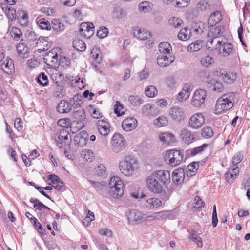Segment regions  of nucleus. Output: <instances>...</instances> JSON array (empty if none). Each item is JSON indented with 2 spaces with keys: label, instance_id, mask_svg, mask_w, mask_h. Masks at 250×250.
Masks as SVG:
<instances>
[{
  "label": "nucleus",
  "instance_id": "nucleus-1",
  "mask_svg": "<svg viewBox=\"0 0 250 250\" xmlns=\"http://www.w3.org/2000/svg\"><path fill=\"white\" fill-rule=\"evenodd\" d=\"M124 184L123 181L117 176L111 178L109 182V192L113 198L121 197L124 194Z\"/></svg>",
  "mask_w": 250,
  "mask_h": 250
},
{
  "label": "nucleus",
  "instance_id": "nucleus-2",
  "mask_svg": "<svg viewBox=\"0 0 250 250\" xmlns=\"http://www.w3.org/2000/svg\"><path fill=\"white\" fill-rule=\"evenodd\" d=\"M137 161L132 156H127L119 163V168L123 174L126 176L133 175Z\"/></svg>",
  "mask_w": 250,
  "mask_h": 250
},
{
  "label": "nucleus",
  "instance_id": "nucleus-3",
  "mask_svg": "<svg viewBox=\"0 0 250 250\" xmlns=\"http://www.w3.org/2000/svg\"><path fill=\"white\" fill-rule=\"evenodd\" d=\"M232 93L226 94L222 95L217 101L215 105V113H220L223 111L230 109L233 107Z\"/></svg>",
  "mask_w": 250,
  "mask_h": 250
},
{
  "label": "nucleus",
  "instance_id": "nucleus-4",
  "mask_svg": "<svg viewBox=\"0 0 250 250\" xmlns=\"http://www.w3.org/2000/svg\"><path fill=\"white\" fill-rule=\"evenodd\" d=\"M51 77L56 84V87L53 90V96L57 98H62L65 93L63 74L62 73L53 74L51 75Z\"/></svg>",
  "mask_w": 250,
  "mask_h": 250
},
{
  "label": "nucleus",
  "instance_id": "nucleus-5",
  "mask_svg": "<svg viewBox=\"0 0 250 250\" xmlns=\"http://www.w3.org/2000/svg\"><path fill=\"white\" fill-rule=\"evenodd\" d=\"M164 160L166 163L172 167L180 165L183 160V154L177 150L171 149L166 151Z\"/></svg>",
  "mask_w": 250,
  "mask_h": 250
},
{
  "label": "nucleus",
  "instance_id": "nucleus-6",
  "mask_svg": "<svg viewBox=\"0 0 250 250\" xmlns=\"http://www.w3.org/2000/svg\"><path fill=\"white\" fill-rule=\"evenodd\" d=\"M146 185L149 191L153 193H161L163 189L161 184L152 174L146 177Z\"/></svg>",
  "mask_w": 250,
  "mask_h": 250
},
{
  "label": "nucleus",
  "instance_id": "nucleus-7",
  "mask_svg": "<svg viewBox=\"0 0 250 250\" xmlns=\"http://www.w3.org/2000/svg\"><path fill=\"white\" fill-rule=\"evenodd\" d=\"M205 117L203 113H197L192 115L189 118L188 125L192 129L196 130L201 128L204 124Z\"/></svg>",
  "mask_w": 250,
  "mask_h": 250
},
{
  "label": "nucleus",
  "instance_id": "nucleus-8",
  "mask_svg": "<svg viewBox=\"0 0 250 250\" xmlns=\"http://www.w3.org/2000/svg\"><path fill=\"white\" fill-rule=\"evenodd\" d=\"M206 96V92L204 90H197L194 92L191 100L192 105L196 107H200L204 104Z\"/></svg>",
  "mask_w": 250,
  "mask_h": 250
},
{
  "label": "nucleus",
  "instance_id": "nucleus-9",
  "mask_svg": "<svg viewBox=\"0 0 250 250\" xmlns=\"http://www.w3.org/2000/svg\"><path fill=\"white\" fill-rule=\"evenodd\" d=\"M44 62L50 67H56L58 64V54L55 49H52L44 56Z\"/></svg>",
  "mask_w": 250,
  "mask_h": 250
},
{
  "label": "nucleus",
  "instance_id": "nucleus-10",
  "mask_svg": "<svg viewBox=\"0 0 250 250\" xmlns=\"http://www.w3.org/2000/svg\"><path fill=\"white\" fill-rule=\"evenodd\" d=\"M154 176L164 185H167L170 182V174L167 170H159L152 173Z\"/></svg>",
  "mask_w": 250,
  "mask_h": 250
},
{
  "label": "nucleus",
  "instance_id": "nucleus-11",
  "mask_svg": "<svg viewBox=\"0 0 250 250\" xmlns=\"http://www.w3.org/2000/svg\"><path fill=\"white\" fill-rule=\"evenodd\" d=\"M170 117L174 121L180 122L184 120L185 115L183 108L174 106L169 109Z\"/></svg>",
  "mask_w": 250,
  "mask_h": 250
},
{
  "label": "nucleus",
  "instance_id": "nucleus-12",
  "mask_svg": "<svg viewBox=\"0 0 250 250\" xmlns=\"http://www.w3.org/2000/svg\"><path fill=\"white\" fill-rule=\"evenodd\" d=\"M56 136L55 139L56 145L59 147L61 148L63 143H66V141L68 140L69 133L65 129L63 128L56 134Z\"/></svg>",
  "mask_w": 250,
  "mask_h": 250
},
{
  "label": "nucleus",
  "instance_id": "nucleus-13",
  "mask_svg": "<svg viewBox=\"0 0 250 250\" xmlns=\"http://www.w3.org/2000/svg\"><path fill=\"white\" fill-rule=\"evenodd\" d=\"M192 90V85L190 83L185 84L182 90L178 94L177 99L179 102H182L187 99Z\"/></svg>",
  "mask_w": 250,
  "mask_h": 250
},
{
  "label": "nucleus",
  "instance_id": "nucleus-14",
  "mask_svg": "<svg viewBox=\"0 0 250 250\" xmlns=\"http://www.w3.org/2000/svg\"><path fill=\"white\" fill-rule=\"evenodd\" d=\"M217 49L218 50L220 54H221L223 56H226L232 52L233 46L231 43L225 42L221 38Z\"/></svg>",
  "mask_w": 250,
  "mask_h": 250
},
{
  "label": "nucleus",
  "instance_id": "nucleus-15",
  "mask_svg": "<svg viewBox=\"0 0 250 250\" xmlns=\"http://www.w3.org/2000/svg\"><path fill=\"white\" fill-rule=\"evenodd\" d=\"M87 138V133L84 131H81L74 136L73 141L76 146L83 147L86 144Z\"/></svg>",
  "mask_w": 250,
  "mask_h": 250
},
{
  "label": "nucleus",
  "instance_id": "nucleus-16",
  "mask_svg": "<svg viewBox=\"0 0 250 250\" xmlns=\"http://www.w3.org/2000/svg\"><path fill=\"white\" fill-rule=\"evenodd\" d=\"M137 126V120L133 117L127 118L122 123V127L126 131H130L135 129Z\"/></svg>",
  "mask_w": 250,
  "mask_h": 250
},
{
  "label": "nucleus",
  "instance_id": "nucleus-17",
  "mask_svg": "<svg viewBox=\"0 0 250 250\" xmlns=\"http://www.w3.org/2000/svg\"><path fill=\"white\" fill-rule=\"evenodd\" d=\"M174 60L172 56H167L164 54L160 55L157 58L158 65L161 67H165L169 65Z\"/></svg>",
  "mask_w": 250,
  "mask_h": 250
},
{
  "label": "nucleus",
  "instance_id": "nucleus-18",
  "mask_svg": "<svg viewBox=\"0 0 250 250\" xmlns=\"http://www.w3.org/2000/svg\"><path fill=\"white\" fill-rule=\"evenodd\" d=\"M99 133L104 136H107L110 132L108 123L104 120H99L96 124Z\"/></svg>",
  "mask_w": 250,
  "mask_h": 250
},
{
  "label": "nucleus",
  "instance_id": "nucleus-19",
  "mask_svg": "<svg viewBox=\"0 0 250 250\" xmlns=\"http://www.w3.org/2000/svg\"><path fill=\"white\" fill-rule=\"evenodd\" d=\"M185 179L184 169L179 168L175 170L172 173V180L175 184L182 183Z\"/></svg>",
  "mask_w": 250,
  "mask_h": 250
},
{
  "label": "nucleus",
  "instance_id": "nucleus-20",
  "mask_svg": "<svg viewBox=\"0 0 250 250\" xmlns=\"http://www.w3.org/2000/svg\"><path fill=\"white\" fill-rule=\"evenodd\" d=\"M182 140L187 144H189L195 140V135L187 128L183 129L180 132Z\"/></svg>",
  "mask_w": 250,
  "mask_h": 250
},
{
  "label": "nucleus",
  "instance_id": "nucleus-21",
  "mask_svg": "<svg viewBox=\"0 0 250 250\" xmlns=\"http://www.w3.org/2000/svg\"><path fill=\"white\" fill-rule=\"evenodd\" d=\"M207 84L208 88L217 93L221 92L224 89L223 84L215 79L209 80Z\"/></svg>",
  "mask_w": 250,
  "mask_h": 250
},
{
  "label": "nucleus",
  "instance_id": "nucleus-22",
  "mask_svg": "<svg viewBox=\"0 0 250 250\" xmlns=\"http://www.w3.org/2000/svg\"><path fill=\"white\" fill-rule=\"evenodd\" d=\"M89 182L93 186L96 191L101 194H104L107 190L106 184L104 181L100 182H96L92 180H88Z\"/></svg>",
  "mask_w": 250,
  "mask_h": 250
},
{
  "label": "nucleus",
  "instance_id": "nucleus-23",
  "mask_svg": "<svg viewBox=\"0 0 250 250\" xmlns=\"http://www.w3.org/2000/svg\"><path fill=\"white\" fill-rule=\"evenodd\" d=\"M57 110L61 113H68L72 108V105L70 104L69 102L65 100H62L57 106Z\"/></svg>",
  "mask_w": 250,
  "mask_h": 250
},
{
  "label": "nucleus",
  "instance_id": "nucleus-24",
  "mask_svg": "<svg viewBox=\"0 0 250 250\" xmlns=\"http://www.w3.org/2000/svg\"><path fill=\"white\" fill-rule=\"evenodd\" d=\"M143 219H144L143 214L136 210H131L127 215V219L130 223L142 222Z\"/></svg>",
  "mask_w": 250,
  "mask_h": 250
},
{
  "label": "nucleus",
  "instance_id": "nucleus-25",
  "mask_svg": "<svg viewBox=\"0 0 250 250\" xmlns=\"http://www.w3.org/2000/svg\"><path fill=\"white\" fill-rule=\"evenodd\" d=\"M48 40L49 38L48 37H42L39 38L36 44L37 46L42 47L39 49L40 50L45 51L50 47L51 43Z\"/></svg>",
  "mask_w": 250,
  "mask_h": 250
},
{
  "label": "nucleus",
  "instance_id": "nucleus-26",
  "mask_svg": "<svg viewBox=\"0 0 250 250\" xmlns=\"http://www.w3.org/2000/svg\"><path fill=\"white\" fill-rule=\"evenodd\" d=\"M133 34L135 37L141 40H146L151 36V33L143 28H135Z\"/></svg>",
  "mask_w": 250,
  "mask_h": 250
},
{
  "label": "nucleus",
  "instance_id": "nucleus-27",
  "mask_svg": "<svg viewBox=\"0 0 250 250\" xmlns=\"http://www.w3.org/2000/svg\"><path fill=\"white\" fill-rule=\"evenodd\" d=\"M6 62H4L1 65V69L8 74H11L14 72L13 62L10 58H6Z\"/></svg>",
  "mask_w": 250,
  "mask_h": 250
},
{
  "label": "nucleus",
  "instance_id": "nucleus-28",
  "mask_svg": "<svg viewBox=\"0 0 250 250\" xmlns=\"http://www.w3.org/2000/svg\"><path fill=\"white\" fill-rule=\"evenodd\" d=\"M222 20L221 13L219 11H216L212 13L208 20V24L210 26H213L218 23Z\"/></svg>",
  "mask_w": 250,
  "mask_h": 250
},
{
  "label": "nucleus",
  "instance_id": "nucleus-29",
  "mask_svg": "<svg viewBox=\"0 0 250 250\" xmlns=\"http://www.w3.org/2000/svg\"><path fill=\"white\" fill-rule=\"evenodd\" d=\"M48 180L51 181L52 183V187L57 190H62L63 186V182L59 177L55 175H50L48 176Z\"/></svg>",
  "mask_w": 250,
  "mask_h": 250
},
{
  "label": "nucleus",
  "instance_id": "nucleus-30",
  "mask_svg": "<svg viewBox=\"0 0 250 250\" xmlns=\"http://www.w3.org/2000/svg\"><path fill=\"white\" fill-rule=\"evenodd\" d=\"M111 143L115 147L123 148L125 145V140L123 137L120 134H115L112 138Z\"/></svg>",
  "mask_w": 250,
  "mask_h": 250
},
{
  "label": "nucleus",
  "instance_id": "nucleus-31",
  "mask_svg": "<svg viewBox=\"0 0 250 250\" xmlns=\"http://www.w3.org/2000/svg\"><path fill=\"white\" fill-rule=\"evenodd\" d=\"M160 140L164 144H169L175 141L174 135L168 133H161L159 135Z\"/></svg>",
  "mask_w": 250,
  "mask_h": 250
},
{
  "label": "nucleus",
  "instance_id": "nucleus-32",
  "mask_svg": "<svg viewBox=\"0 0 250 250\" xmlns=\"http://www.w3.org/2000/svg\"><path fill=\"white\" fill-rule=\"evenodd\" d=\"M35 21L40 29L47 30L51 29L50 23L46 19L39 17L36 18Z\"/></svg>",
  "mask_w": 250,
  "mask_h": 250
},
{
  "label": "nucleus",
  "instance_id": "nucleus-33",
  "mask_svg": "<svg viewBox=\"0 0 250 250\" xmlns=\"http://www.w3.org/2000/svg\"><path fill=\"white\" fill-rule=\"evenodd\" d=\"M220 77L224 83L231 84L236 79V74L235 73L229 72L226 73H222Z\"/></svg>",
  "mask_w": 250,
  "mask_h": 250
},
{
  "label": "nucleus",
  "instance_id": "nucleus-34",
  "mask_svg": "<svg viewBox=\"0 0 250 250\" xmlns=\"http://www.w3.org/2000/svg\"><path fill=\"white\" fill-rule=\"evenodd\" d=\"M220 40L219 38H209V39L206 42V46L208 50L217 49Z\"/></svg>",
  "mask_w": 250,
  "mask_h": 250
},
{
  "label": "nucleus",
  "instance_id": "nucleus-35",
  "mask_svg": "<svg viewBox=\"0 0 250 250\" xmlns=\"http://www.w3.org/2000/svg\"><path fill=\"white\" fill-rule=\"evenodd\" d=\"M224 32V27L222 26H217L214 28H212L209 31L208 33V38H219L220 40V37H218L220 34H222Z\"/></svg>",
  "mask_w": 250,
  "mask_h": 250
},
{
  "label": "nucleus",
  "instance_id": "nucleus-36",
  "mask_svg": "<svg viewBox=\"0 0 250 250\" xmlns=\"http://www.w3.org/2000/svg\"><path fill=\"white\" fill-rule=\"evenodd\" d=\"M203 46V41L197 40L190 43L188 47L187 50L189 52H194L199 50Z\"/></svg>",
  "mask_w": 250,
  "mask_h": 250
},
{
  "label": "nucleus",
  "instance_id": "nucleus-37",
  "mask_svg": "<svg viewBox=\"0 0 250 250\" xmlns=\"http://www.w3.org/2000/svg\"><path fill=\"white\" fill-rule=\"evenodd\" d=\"M51 24L53 29L57 32H62L64 30L65 26L59 19H53Z\"/></svg>",
  "mask_w": 250,
  "mask_h": 250
},
{
  "label": "nucleus",
  "instance_id": "nucleus-38",
  "mask_svg": "<svg viewBox=\"0 0 250 250\" xmlns=\"http://www.w3.org/2000/svg\"><path fill=\"white\" fill-rule=\"evenodd\" d=\"M162 205L161 201L155 198H148L146 200V206L150 209H153L160 207Z\"/></svg>",
  "mask_w": 250,
  "mask_h": 250
},
{
  "label": "nucleus",
  "instance_id": "nucleus-39",
  "mask_svg": "<svg viewBox=\"0 0 250 250\" xmlns=\"http://www.w3.org/2000/svg\"><path fill=\"white\" fill-rule=\"evenodd\" d=\"M159 51L163 54H167L172 50V47L170 44L167 42H161L158 46Z\"/></svg>",
  "mask_w": 250,
  "mask_h": 250
},
{
  "label": "nucleus",
  "instance_id": "nucleus-40",
  "mask_svg": "<svg viewBox=\"0 0 250 250\" xmlns=\"http://www.w3.org/2000/svg\"><path fill=\"white\" fill-rule=\"evenodd\" d=\"M16 50L21 57L26 58L28 56L29 49L23 43H19L16 46Z\"/></svg>",
  "mask_w": 250,
  "mask_h": 250
},
{
  "label": "nucleus",
  "instance_id": "nucleus-41",
  "mask_svg": "<svg viewBox=\"0 0 250 250\" xmlns=\"http://www.w3.org/2000/svg\"><path fill=\"white\" fill-rule=\"evenodd\" d=\"M191 35V30L190 29L185 27L180 30L178 34L179 39L182 41H187Z\"/></svg>",
  "mask_w": 250,
  "mask_h": 250
},
{
  "label": "nucleus",
  "instance_id": "nucleus-42",
  "mask_svg": "<svg viewBox=\"0 0 250 250\" xmlns=\"http://www.w3.org/2000/svg\"><path fill=\"white\" fill-rule=\"evenodd\" d=\"M82 97L79 94H75L72 98L69 100V103L72 105V107L79 108L83 104Z\"/></svg>",
  "mask_w": 250,
  "mask_h": 250
},
{
  "label": "nucleus",
  "instance_id": "nucleus-43",
  "mask_svg": "<svg viewBox=\"0 0 250 250\" xmlns=\"http://www.w3.org/2000/svg\"><path fill=\"white\" fill-rule=\"evenodd\" d=\"M205 203L203 202L199 196H196L194 198L193 206L192 209L194 211H200L204 207Z\"/></svg>",
  "mask_w": 250,
  "mask_h": 250
},
{
  "label": "nucleus",
  "instance_id": "nucleus-44",
  "mask_svg": "<svg viewBox=\"0 0 250 250\" xmlns=\"http://www.w3.org/2000/svg\"><path fill=\"white\" fill-rule=\"evenodd\" d=\"M208 146V144H203L200 146L188 150V153L190 154L191 156H195L196 154H200L204 151L205 149L207 148Z\"/></svg>",
  "mask_w": 250,
  "mask_h": 250
},
{
  "label": "nucleus",
  "instance_id": "nucleus-45",
  "mask_svg": "<svg viewBox=\"0 0 250 250\" xmlns=\"http://www.w3.org/2000/svg\"><path fill=\"white\" fill-rule=\"evenodd\" d=\"M73 47L79 51H83L86 49V45L81 40H75L73 42Z\"/></svg>",
  "mask_w": 250,
  "mask_h": 250
},
{
  "label": "nucleus",
  "instance_id": "nucleus-46",
  "mask_svg": "<svg viewBox=\"0 0 250 250\" xmlns=\"http://www.w3.org/2000/svg\"><path fill=\"white\" fill-rule=\"evenodd\" d=\"M37 82L40 85L43 86L48 85L49 81L47 76L44 72L41 73L37 77Z\"/></svg>",
  "mask_w": 250,
  "mask_h": 250
},
{
  "label": "nucleus",
  "instance_id": "nucleus-47",
  "mask_svg": "<svg viewBox=\"0 0 250 250\" xmlns=\"http://www.w3.org/2000/svg\"><path fill=\"white\" fill-rule=\"evenodd\" d=\"M106 167L103 164H100L95 168V174L99 176H104L106 175Z\"/></svg>",
  "mask_w": 250,
  "mask_h": 250
},
{
  "label": "nucleus",
  "instance_id": "nucleus-48",
  "mask_svg": "<svg viewBox=\"0 0 250 250\" xmlns=\"http://www.w3.org/2000/svg\"><path fill=\"white\" fill-rule=\"evenodd\" d=\"M154 124L156 127H161L165 126L167 125L168 120L165 116H162L155 119L154 120Z\"/></svg>",
  "mask_w": 250,
  "mask_h": 250
},
{
  "label": "nucleus",
  "instance_id": "nucleus-49",
  "mask_svg": "<svg viewBox=\"0 0 250 250\" xmlns=\"http://www.w3.org/2000/svg\"><path fill=\"white\" fill-rule=\"evenodd\" d=\"M128 101L135 106H139L144 103V100L139 96L131 95L128 98Z\"/></svg>",
  "mask_w": 250,
  "mask_h": 250
},
{
  "label": "nucleus",
  "instance_id": "nucleus-50",
  "mask_svg": "<svg viewBox=\"0 0 250 250\" xmlns=\"http://www.w3.org/2000/svg\"><path fill=\"white\" fill-rule=\"evenodd\" d=\"M153 4L148 1H144L140 3L139 5V9L142 12H147L152 8Z\"/></svg>",
  "mask_w": 250,
  "mask_h": 250
},
{
  "label": "nucleus",
  "instance_id": "nucleus-51",
  "mask_svg": "<svg viewBox=\"0 0 250 250\" xmlns=\"http://www.w3.org/2000/svg\"><path fill=\"white\" fill-rule=\"evenodd\" d=\"M58 64L64 69H67L70 65V59L65 56H61L58 60Z\"/></svg>",
  "mask_w": 250,
  "mask_h": 250
},
{
  "label": "nucleus",
  "instance_id": "nucleus-52",
  "mask_svg": "<svg viewBox=\"0 0 250 250\" xmlns=\"http://www.w3.org/2000/svg\"><path fill=\"white\" fill-rule=\"evenodd\" d=\"M145 94L148 97H154L157 94L156 88L153 85L148 86L145 90Z\"/></svg>",
  "mask_w": 250,
  "mask_h": 250
},
{
  "label": "nucleus",
  "instance_id": "nucleus-53",
  "mask_svg": "<svg viewBox=\"0 0 250 250\" xmlns=\"http://www.w3.org/2000/svg\"><path fill=\"white\" fill-rule=\"evenodd\" d=\"M200 62L202 65L208 67L214 63V59L210 56H206L201 59Z\"/></svg>",
  "mask_w": 250,
  "mask_h": 250
},
{
  "label": "nucleus",
  "instance_id": "nucleus-54",
  "mask_svg": "<svg viewBox=\"0 0 250 250\" xmlns=\"http://www.w3.org/2000/svg\"><path fill=\"white\" fill-rule=\"evenodd\" d=\"M213 129L209 126L205 127L201 131L202 136L206 139L211 138L213 136Z\"/></svg>",
  "mask_w": 250,
  "mask_h": 250
},
{
  "label": "nucleus",
  "instance_id": "nucleus-55",
  "mask_svg": "<svg viewBox=\"0 0 250 250\" xmlns=\"http://www.w3.org/2000/svg\"><path fill=\"white\" fill-rule=\"evenodd\" d=\"M168 22L174 28H178L183 24V21L179 18L173 17L169 20Z\"/></svg>",
  "mask_w": 250,
  "mask_h": 250
},
{
  "label": "nucleus",
  "instance_id": "nucleus-56",
  "mask_svg": "<svg viewBox=\"0 0 250 250\" xmlns=\"http://www.w3.org/2000/svg\"><path fill=\"white\" fill-rule=\"evenodd\" d=\"M11 36L15 40H18L22 37L21 30L17 27H13L10 32Z\"/></svg>",
  "mask_w": 250,
  "mask_h": 250
},
{
  "label": "nucleus",
  "instance_id": "nucleus-57",
  "mask_svg": "<svg viewBox=\"0 0 250 250\" xmlns=\"http://www.w3.org/2000/svg\"><path fill=\"white\" fill-rule=\"evenodd\" d=\"M199 167V163L193 162L189 164L187 168L188 170L190 172V174L191 175H193L196 172Z\"/></svg>",
  "mask_w": 250,
  "mask_h": 250
},
{
  "label": "nucleus",
  "instance_id": "nucleus-58",
  "mask_svg": "<svg viewBox=\"0 0 250 250\" xmlns=\"http://www.w3.org/2000/svg\"><path fill=\"white\" fill-rule=\"evenodd\" d=\"M189 239L193 242L196 243L199 247H203V242L202 239L200 237L195 234H190L189 236Z\"/></svg>",
  "mask_w": 250,
  "mask_h": 250
},
{
  "label": "nucleus",
  "instance_id": "nucleus-59",
  "mask_svg": "<svg viewBox=\"0 0 250 250\" xmlns=\"http://www.w3.org/2000/svg\"><path fill=\"white\" fill-rule=\"evenodd\" d=\"M196 8L201 11H207L210 9V5L205 1H200L197 4Z\"/></svg>",
  "mask_w": 250,
  "mask_h": 250
},
{
  "label": "nucleus",
  "instance_id": "nucleus-60",
  "mask_svg": "<svg viewBox=\"0 0 250 250\" xmlns=\"http://www.w3.org/2000/svg\"><path fill=\"white\" fill-rule=\"evenodd\" d=\"M5 12L8 18L10 20H12L15 19L16 11L13 8L6 6Z\"/></svg>",
  "mask_w": 250,
  "mask_h": 250
},
{
  "label": "nucleus",
  "instance_id": "nucleus-61",
  "mask_svg": "<svg viewBox=\"0 0 250 250\" xmlns=\"http://www.w3.org/2000/svg\"><path fill=\"white\" fill-rule=\"evenodd\" d=\"M74 116L80 120H83L85 118V113L83 109L79 107L74 111Z\"/></svg>",
  "mask_w": 250,
  "mask_h": 250
},
{
  "label": "nucleus",
  "instance_id": "nucleus-62",
  "mask_svg": "<svg viewBox=\"0 0 250 250\" xmlns=\"http://www.w3.org/2000/svg\"><path fill=\"white\" fill-rule=\"evenodd\" d=\"M32 219H33L34 226L36 228L38 232L40 234H43L45 231V229L42 227V224L35 217H33Z\"/></svg>",
  "mask_w": 250,
  "mask_h": 250
},
{
  "label": "nucleus",
  "instance_id": "nucleus-63",
  "mask_svg": "<svg viewBox=\"0 0 250 250\" xmlns=\"http://www.w3.org/2000/svg\"><path fill=\"white\" fill-rule=\"evenodd\" d=\"M114 112L118 116L124 114L125 111L124 110L123 106L119 101H117L116 104L115 105Z\"/></svg>",
  "mask_w": 250,
  "mask_h": 250
},
{
  "label": "nucleus",
  "instance_id": "nucleus-64",
  "mask_svg": "<svg viewBox=\"0 0 250 250\" xmlns=\"http://www.w3.org/2000/svg\"><path fill=\"white\" fill-rule=\"evenodd\" d=\"M89 110L92 117L94 118L98 119L102 117V114L100 112L99 110L97 109L93 106H91Z\"/></svg>",
  "mask_w": 250,
  "mask_h": 250
}]
</instances>
